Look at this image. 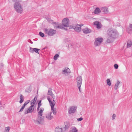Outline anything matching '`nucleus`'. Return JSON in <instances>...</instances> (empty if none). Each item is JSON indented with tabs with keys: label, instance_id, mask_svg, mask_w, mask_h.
Wrapping results in <instances>:
<instances>
[{
	"label": "nucleus",
	"instance_id": "obj_1",
	"mask_svg": "<svg viewBox=\"0 0 132 132\" xmlns=\"http://www.w3.org/2000/svg\"><path fill=\"white\" fill-rule=\"evenodd\" d=\"M108 35L112 38L115 39L118 36V32L116 30L112 28L109 29L107 31Z\"/></svg>",
	"mask_w": 132,
	"mask_h": 132
},
{
	"label": "nucleus",
	"instance_id": "obj_2",
	"mask_svg": "<svg viewBox=\"0 0 132 132\" xmlns=\"http://www.w3.org/2000/svg\"><path fill=\"white\" fill-rule=\"evenodd\" d=\"M14 7L16 11L18 13H21L23 11L22 6L19 2H15L14 4Z\"/></svg>",
	"mask_w": 132,
	"mask_h": 132
},
{
	"label": "nucleus",
	"instance_id": "obj_3",
	"mask_svg": "<svg viewBox=\"0 0 132 132\" xmlns=\"http://www.w3.org/2000/svg\"><path fill=\"white\" fill-rule=\"evenodd\" d=\"M77 80V86L79 89L80 92H81L80 87L82 84V79L81 76H79L76 78Z\"/></svg>",
	"mask_w": 132,
	"mask_h": 132
},
{
	"label": "nucleus",
	"instance_id": "obj_4",
	"mask_svg": "<svg viewBox=\"0 0 132 132\" xmlns=\"http://www.w3.org/2000/svg\"><path fill=\"white\" fill-rule=\"evenodd\" d=\"M44 31L45 33L48 35L52 36L53 35L56 33V31L53 29H49L47 28L44 29Z\"/></svg>",
	"mask_w": 132,
	"mask_h": 132
},
{
	"label": "nucleus",
	"instance_id": "obj_5",
	"mask_svg": "<svg viewBox=\"0 0 132 132\" xmlns=\"http://www.w3.org/2000/svg\"><path fill=\"white\" fill-rule=\"evenodd\" d=\"M103 41V39L101 37H98L95 39L94 45L97 46H99Z\"/></svg>",
	"mask_w": 132,
	"mask_h": 132
},
{
	"label": "nucleus",
	"instance_id": "obj_6",
	"mask_svg": "<svg viewBox=\"0 0 132 132\" xmlns=\"http://www.w3.org/2000/svg\"><path fill=\"white\" fill-rule=\"evenodd\" d=\"M62 23L64 27H69V19L67 18H64L63 19Z\"/></svg>",
	"mask_w": 132,
	"mask_h": 132
},
{
	"label": "nucleus",
	"instance_id": "obj_7",
	"mask_svg": "<svg viewBox=\"0 0 132 132\" xmlns=\"http://www.w3.org/2000/svg\"><path fill=\"white\" fill-rule=\"evenodd\" d=\"M77 109V107L75 106H72L70 107L69 109L68 110V113L71 114L75 113Z\"/></svg>",
	"mask_w": 132,
	"mask_h": 132
},
{
	"label": "nucleus",
	"instance_id": "obj_8",
	"mask_svg": "<svg viewBox=\"0 0 132 132\" xmlns=\"http://www.w3.org/2000/svg\"><path fill=\"white\" fill-rule=\"evenodd\" d=\"M70 72V69L67 67H66L62 71V74H64L65 76H67L68 74Z\"/></svg>",
	"mask_w": 132,
	"mask_h": 132
},
{
	"label": "nucleus",
	"instance_id": "obj_9",
	"mask_svg": "<svg viewBox=\"0 0 132 132\" xmlns=\"http://www.w3.org/2000/svg\"><path fill=\"white\" fill-rule=\"evenodd\" d=\"M31 105L30 106L29 108L27 110H26L25 112L24 113L25 114H27L28 113H30L32 112V108H33V100H32L31 101Z\"/></svg>",
	"mask_w": 132,
	"mask_h": 132
},
{
	"label": "nucleus",
	"instance_id": "obj_10",
	"mask_svg": "<svg viewBox=\"0 0 132 132\" xmlns=\"http://www.w3.org/2000/svg\"><path fill=\"white\" fill-rule=\"evenodd\" d=\"M47 99L50 103L51 108H52V109L54 107V106L55 104V102L54 100H53V102L51 100L49 96L48 97Z\"/></svg>",
	"mask_w": 132,
	"mask_h": 132
},
{
	"label": "nucleus",
	"instance_id": "obj_11",
	"mask_svg": "<svg viewBox=\"0 0 132 132\" xmlns=\"http://www.w3.org/2000/svg\"><path fill=\"white\" fill-rule=\"evenodd\" d=\"M37 121L39 124H43L44 122L43 118L41 117H39V116H38V118L37 119Z\"/></svg>",
	"mask_w": 132,
	"mask_h": 132
},
{
	"label": "nucleus",
	"instance_id": "obj_12",
	"mask_svg": "<svg viewBox=\"0 0 132 132\" xmlns=\"http://www.w3.org/2000/svg\"><path fill=\"white\" fill-rule=\"evenodd\" d=\"M94 24L96 26V28L97 29H100L101 28V23L98 21H95L94 22Z\"/></svg>",
	"mask_w": 132,
	"mask_h": 132
},
{
	"label": "nucleus",
	"instance_id": "obj_13",
	"mask_svg": "<svg viewBox=\"0 0 132 132\" xmlns=\"http://www.w3.org/2000/svg\"><path fill=\"white\" fill-rule=\"evenodd\" d=\"M83 32L85 34H88L91 32V30L88 28H86L82 29Z\"/></svg>",
	"mask_w": 132,
	"mask_h": 132
},
{
	"label": "nucleus",
	"instance_id": "obj_14",
	"mask_svg": "<svg viewBox=\"0 0 132 132\" xmlns=\"http://www.w3.org/2000/svg\"><path fill=\"white\" fill-rule=\"evenodd\" d=\"M74 29L75 31L77 32H79L81 30V28L80 27L79 25L77 24L76 27L75 28V29Z\"/></svg>",
	"mask_w": 132,
	"mask_h": 132
},
{
	"label": "nucleus",
	"instance_id": "obj_15",
	"mask_svg": "<svg viewBox=\"0 0 132 132\" xmlns=\"http://www.w3.org/2000/svg\"><path fill=\"white\" fill-rule=\"evenodd\" d=\"M102 12H103L104 13L106 14L108 12V8L105 7H104L101 9Z\"/></svg>",
	"mask_w": 132,
	"mask_h": 132
},
{
	"label": "nucleus",
	"instance_id": "obj_16",
	"mask_svg": "<svg viewBox=\"0 0 132 132\" xmlns=\"http://www.w3.org/2000/svg\"><path fill=\"white\" fill-rule=\"evenodd\" d=\"M114 39L112 38L111 37V36H109V37L108 38L106 42L108 43H111L113 42V40Z\"/></svg>",
	"mask_w": 132,
	"mask_h": 132
},
{
	"label": "nucleus",
	"instance_id": "obj_17",
	"mask_svg": "<svg viewBox=\"0 0 132 132\" xmlns=\"http://www.w3.org/2000/svg\"><path fill=\"white\" fill-rule=\"evenodd\" d=\"M44 110V108H40V111L38 112V116L39 117H41L43 115V112Z\"/></svg>",
	"mask_w": 132,
	"mask_h": 132
},
{
	"label": "nucleus",
	"instance_id": "obj_18",
	"mask_svg": "<svg viewBox=\"0 0 132 132\" xmlns=\"http://www.w3.org/2000/svg\"><path fill=\"white\" fill-rule=\"evenodd\" d=\"M52 114V112H50L46 116V118L48 120H50L52 119L53 116L51 115Z\"/></svg>",
	"mask_w": 132,
	"mask_h": 132
},
{
	"label": "nucleus",
	"instance_id": "obj_19",
	"mask_svg": "<svg viewBox=\"0 0 132 132\" xmlns=\"http://www.w3.org/2000/svg\"><path fill=\"white\" fill-rule=\"evenodd\" d=\"M55 132H63L62 128L59 127H56L55 129Z\"/></svg>",
	"mask_w": 132,
	"mask_h": 132
},
{
	"label": "nucleus",
	"instance_id": "obj_20",
	"mask_svg": "<svg viewBox=\"0 0 132 132\" xmlns=\"http://www.w3.org/2000/svg\"><path fill=\"white\" fill-rule=\"evenodd\" d=\"M69 132H78V130L75 127H73L71 128Z\"/></svg>",
	"mask_w": 132,
	"mask_h": 132
},
{
	"label": "nucleus",
	"instance_id": "obj_21",
	"mask_svg": "<svg viewBox=\"0 0 132 132\" xmlns=\"http://www.w3.org/2000/svg\"><path fill=\"white\" fill-rule=\"evenodd\" d=\"M94 13L95 14H98L100 13L101 12V11L100 9L98 7H97L94 10Z\"/></svg>",
	"mask_w": 132,
	"mask_h": 132
},
{
	"label": "nucleus",
	"instance_id": "obj_22",
	"mask_svg": "<svg viewBox=\"0 0 132 132\" xmlns=\"http://www.w3.org/2000/svg\"><path fill=\"white\" fill-rule=\"evenodd\" d=\"M129 28L127 29V31L128 33H129L131 31H132V24H129Z\"/></svg>",
	"mask_w": 132,
	"mask_h": 132
},
{
	"label": "nucleus",
	"instance_id": "obj_23",
	"mask_svg": "<svg viewBox=\"0 0 132 132\" xmlns=\"http://www.w3.org/2000/svg\"><path fill=\"white\" fill-rule=\"evenodd\" d=\"M64 125H65V129H68L70 126V123L67 122H64Z\"/></svg>",
	"mask_w": 132,
	"mask_h": 132
},
{
	"label": "nucleus",
	"instance_id": "obj_24",
	"mask_svg": "<svg viewBox=\"0 0 132 132\" xmlns=\"http://www.w3.org/2000/svg\"><path fill=\"white\" fill-rule=\"evenodd\" d=\"M120 83V82L118 81L114 85V88L116 90H117L119 87V86Z\"/></svg>",
	"mask_w": 132,
	"mask_h": 132
},
{
	"label": "nucleus",
	"instance_id": "obj_25",
	"mask_svg": "<svg viewBox=\"0 0 132 132\" xmlns=\"http://www.w3.org/2000/svg\"><path fill=\"white\" fill-rule=\"evenodd\" d=\"M20 101H19L20 103H22L24 101V96L22 94H20Z\"/></svg>",
	"mask_w": 132,
	"mask_h": 132
},
{
	"label": "nucleus",
	"instance_id": "obj_26",
	"mask_svg": "<svg viewBox=\"0 0 132 132\" xmlns=\"http://www.w3.org/2000/svg\"><path fill=\"white\" fill-rule=\"evenodd\" d=\"M52 23L55 29H56L57 28V26H58V23L56 22H53Z\"/></svg>",
	"mask_w": 132,
	"mask_h": 132
},
{
	"label": "nucleus",
	"instance_id": "obj_27",
	"mask_svg": "<svg viewBox=\"0 0 132 132\" xmlns=\"http://www.w3.org/2000/svg\"><path fill=\"white\" fill-rule=\"evenodd\" d=\"M63 25L62 23H59L58 24V26H57V28L59 29H63Z\"/></svg>",
	"mask_w": 132,
	"mask_h": 132
},
{
	"label": "nucleus",
	"instance_id": "obj_28",
	"mask_svg": "<svg viewBox=\"0 0 132 132\" xmlns=\"http://www.w3.org/2000/svg\"><path fill=\"white\" fill-rule=\"evenodd\" d=\"M41 100H40L38 102V107H37V110L38 111L39 110V109L41 105Z\"/></svg>",
	"mask_w": 132,
	"mask_h": 132
},
{
	"label": "nucleus",
	"instance_id": "obj_29",
	"mask_svg": "<svg viewBox=\"0 0 132 132\" xmlns=\"http://www.w3.org/2000/svg\"><path fill=\"white\" fill-rule=\"evenodd\" d=\"M53 94V93L52 92V89L51 88H50L48 90V95H51Z\"/></svg>",
	"mask_w": 132,
	"mask_h": 132
},
{
	"label": "nucleus",
	"instance_id": "obj_30",
	"mask_svg": "<svg viewBox=\"0 0 132 132\" xmlns=\"http://www.w3.org/2000/svg\"><path fill=\"white\" fill-rule=\"evenodd\" d=\"M51 110L52 111V112L53 114L54 115L56 114V110L55 108H54V107H53L52 109V108H51Z\"/></svg>",
	"mask_w": 132,
	"mask_h": 132
},
{
	"label": "nucleus",
	"instance_id": "obj_31",
	"mask_svg": "<svg viewBox=\"0 0 132 132\" xmlns=\"http://www.w3.org/2000/svg\"><path fill=\"white\" fill-rule=\"evenodd\" d=\"M106 82L108 85L110 86L111 85L110 80L109 79H107Z\"/></svg>",
	"mask_w": 132,
	"mask_h": 132
},
{
	"label": "nucleus",
	"instance_id": "obj_32",
	"mask_svg": "<svg viewBox=\"0 0 132 132\" xmlns=\"http://www.w3.org/2000/svg\"><path fill=\"white\" fill-rule=\"evenodd\" d=\"M40 50V49L37 48H34V51L36 53L38 54H39V51Z\"/></svg>",
	"mask_w": 132,
	"mask_h": 132
},
{
	"label": "nucleus",
	"instance_id": "obj_33",
	"mask_svg": "<svg viewBox=\"0 0 132 132\" xmlns=\"http://www.w3.org/2000/svg\"><path fill=\"white\" fill-rule=\"evenodd\" d=\"M37 97L38 96L37 95H36L35 96L34 98V106L35 103L36 102V101L37 100Z\"/></svg>",
	"mask_w": 132,
	"mask_h": 132
},
{
	"label": "nucleus",
	"instance_id": "obj_34",
	"mask_svg": "<svg viewBox=\"0 0 132 132\" xmlns=\"http://www.w3.org/2000/svg\"><path fill=\"white\" fill-rule=\"evenodd\" d=\"M59 55L58 54H55L54 57V59L55 60H56L59 57Z\"/></svg>",
	"mask_w": 132,
	"mask_h": 132
},
{
	"label": "nucleus",
	"instance_id": "obj_35",
	"mask_svg": "<svg viewBox=\"0 0 132 132\" xmlns=\"http://www.w3.org/2000/svg\"><path fill=\"white\" fill-rule=\"evenodd\" d=\"M10 130V128L9 127H7L5 128V132H9Z\"/></svg>",
	"mask_w": 132,
	"mask_h": 132
},
{
	"label": "nucleus",
	"instance_id": "obj_36",
	"mask_svg": "<svg viewBox=\"0 0 132 132\" xmlns=\"http://www.w3.org/2000/svg\"><path fill=\"white\" fill-rule=\"evenodd\" d=\"M39 34L42 37H44V34L41 32H40Z\"/></svg>",
	"mask_w": 132,
	"mask_h": 132
},
{
	"label": "nucleus",
	"instance_id": "obj_37",
	"mask_svg": "<svg viewBox=\"0 0 132 132\" xmlns=\"http://www.w3.org/2000/svg\"><path fill=\"white\" fill-rule=\"evenodd\" d=\"M76 25L72 24V25H71L70 26V28L71 29L73 28L74 29H75V28L76 27Z\"/></svg>",
	"mask_w": 132,
	"mask_h": 132
},
{
	"label": "nucleus",
	"instance_id": "obj_38",
	"mask_svg": "<svg viewBox=\"0 0 132 132\" xmlns=\"http://www.w3.org/2000/svg\"><path fill=\"white\" fill-rule=\"evenodd\" d=\"M131 45L129 43V41H128L127 42V47L128 48H129L131 46Z\"/></svg>",
	"mask_w": 132,
	"mask_h": 132
},
{
	"label": "nucleus",
	"instance_id": "obj_39",
	"mask_svg": "<svg viewBox=\"0 0 132 132\" xmlns=\"http://www.w3.org/2000/svg\"><path fill=\"white\" fill-rule=\"evenodd\" d=\"M114 67L115 69H117L118 68V65L117 64H116L114 65Z\"/></svg>",
	"mask_w": 132,
	"mask_h": 132
},
{
	"label": "nucleus",
	"instance_id": "obj_40",
	"mask_svg": "<svg viewBox=\"0 0 132 132\" xmlns=\"http://www.w3.org/2000/svg\"><path fill=\"white\" fill-rule=\"evenodd\" d=\"M116 116L115 114H113L112 116V120H113V119H114Z\"/></svg>",
	"mask_w": 132,
	"mask_h": 132
},
{
	"label": "nucleus",
	"instance_id": "obj_41",
	"mask_svg": "<svg viewBox=\"0 0 132 132\" xmlns=\"http://www.w3.org/2000/svg\"><path fill=\"white\" fill-rule=\"evenodd\" d=\"M31 90V88H29V89H26V92H28V93L30 92Z\"/></svg>",
	"mask_w": 132,
	"mask_h": 132
},
{
	"label": "nucleus",
	"instance_id": "obj_42",
	"mask_svg": "<svg viewBox=\"0 0 132 132\" xmlns=\"http://www.w3.org/2000/svg\"><path fill=\"white\" fill-rule=\"evenodd\" d=\"M24 108V107H23L22 106V108H21L19 111V112H20L22 111Z\"/></svg>",
	"mask_w": 132,
	"mask_h": 132
},
{
	"label": "nucleus",
	"instance_id": "obj_43",
	"mask_svg": "<svg viewBox=\"0 0 132 132\" xmlns=\"http://www.w3.org/2000/svg\"><path fill=\"white\" fill-rule=\"evenodd\" d=\"M30 51L31 52H32V53L33 52V48H32L31 47H30Z\"/></svg>",
	"mask_w": 132,
	"mask_h": 132
},
{
	"label": "nucleus",
	"instance_id": "obj_44",
	"mask_svg": "<svg viewBox=\"0 0 132 132\" xmlns=\"http://www.w3.org/2000/svg\"><path fill=\"white\" fill-rule=\"evenodd\" d=\"M29 100H27L24 103V104L26 105L28 103H29Z\"/></svg>",
	"mask_w": 132,
	"mask_h": 132
},
{
	"label": "nucleus",
	"instance_id": "obj_45",
	"mask_svg": "<svg viewBox=\"0 0 132 132\" xmlns=\"http://www.w3.org/2000/svg\"><path fill=\"white\" fill-rule=\"evenodd\" d=\"M83 119V118L82 117L80 118H78L77 119V120L78 121H81Z\"/></svg>",
	"mask_w": 132,
	"mask_h": 132
},
{
	"label": "nucleus",
	"instance_id": "obj_46",
	"mask_svg": "<svg viewBox=\"0 0 132 132\" xmlns=\"http://www.w3.org/2000/svg\"><path fill=\"white\" fill-rule=\"evenodd\" d=\"M53 99H54L55 98V96L53 94L52 95H51Z\"/></svg>",
	"mask_w": 132,
	"mask_h": 132
},
{
	"label": "nucleus",
	"instance_id": "obj_47",
	"mask_svg": "<svg viewBox=\"0 0 132 132\" xmlns=\"http://www.w3.org/2000/svg\"><path fill=\"white\" fill-rule=\"evenodd\" d=\"M28 42H29V43H30L31 44H32L33 43L30 40H28Z\"/></svg>",
	"mask_w": 132,
	"mask_h": 132
},
{
	"label": "nucleus",
	"instance_id": "obj_48",
	"mask_svg": "<svg viewBox=\"0 0 132 132\" xmlns=\"http://www.w3.org/2000/svg\"><path fill=\"white\" fill-rule=\"evenodd\" d=\"M129 43L130 44L131 46H132V41H129Z\"/></svg>",
	"mask_w": 132,
	"mask_h": 132
},
{
	"label": "nucleus",
	"instance_id": "obj_49",
	"mask_svg": "<svg viewBox=\"0 0 132 132\" xmlns=\"http://www.w3.org/2000/svg\"><path fill=\"white\" fill-rule=\"evenodd\" d=\"M83 25L82 24H80V25H79V26H80V27H81L82 26H83Z\"/></svg>",
	"mask_w": 132,
	"mask_h": 132
},
{
	"label": "nucleus",
	"instance_id": "obj_50",
	"mask_svg": "<svg viewBox=\"0 0 132 132\" xmlns=\"http://www.w3.org/2000/svg\"><path fill=\"white\" fill-rule=\"evenodd\" d=\"M12 0L14 2H15V1H19V0Z\"/></svg>",
	"mask_w": 132,
	"mask_h": 132
},
{
	"label": "nucleus",
	"instance_id": "obj_51",
	"mask_svg": "<svg viewBox=\"0 0 132 132\" xmlns=\"http://www.w3.org/2000/svg\"><path fill=\"white\" fill-rule=\"evenodd\" d=\"M26 105H25L24 104H23V105L22 106V107H24V108L25 106H26Z\"/></svg>",
	"mask_w": 132,
	"mask_h": 132
},
{
	"label": "nucleus",
	"instance_id": "obj_52",
	"mask_svg": "<svg viewBox=\"0 0 132 132\" xmlns=\"http://www.w3.org/2000/svg\"><path fill=\"white\" fill-rule=\"evenodd\" d=\"M2 106V104H1V102H0V107H1Z\"/></svg>",
	"mask_w": 132,
	"mask_h": 132
},
{
	"label": "nucleus",
	"instance_id": "obj_53",
	"mask_svg": "<svg viewBox=\"0 0 132 132\" xmlns=\"http://www.w3.org/2000/svg\"><path fill=\"white\" fill-rule=\"evenodd\" d=\"M63 29H64L65 30H67V29H65V28H63Z\"/></svg>",
	"mask_w": 132,
	"mask_h": 132
},
{
	"label": "nucleus",
	"instance_id": "obj_54",
	"mask_svg": "<svg viewBox=\"0 0 132 132\" xmlns=\"http://www.w3.org/2000/svg\"><path fill=\"white\" fill-rule=\"evenodd\" d=\"M2 67H3V65H2Z\"/></svg>",
	"mask_w": 132,
	"mask_h": 132
},
{
	"label": "nucleus",
	"instance_id": "obj_55",
	"mask_svg": "<svg viewBox=\"0 0 132 132\" xmlns=\"http://www.w3.org/2000/svg\"><path fill=\"white\" fill-rule=\"evenodd\" d=\"M37 92V94L38 95V92Z\"/></svg>",
	"mask_w": 132,
	"mask_h": 132
}]
</instances>
